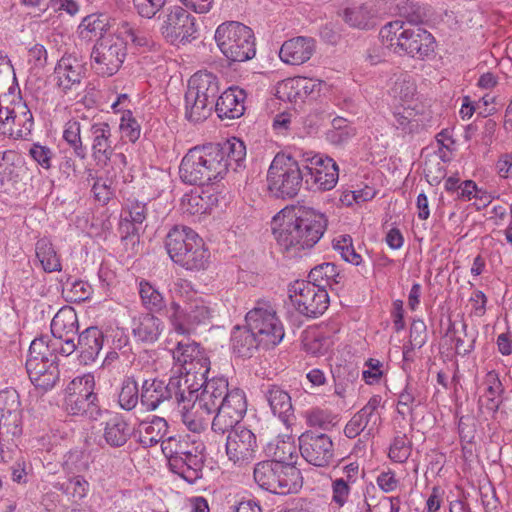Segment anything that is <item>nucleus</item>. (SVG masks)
I'll return each mask as SVG.
<instances>
[{
  "instance_id": "obj_30",
  "label": "nucleus",
  "mask_w": 512,
  "mask_h": 512,
  "mask_svg": "<svg viewBox=\"0 0 512 512\" xmlns=\"http://www.w3.org/2000/svg\"><path fill=\"white\" fill-rule=\"evenodd\" d=\"M173 359L185 371L192 368L193 375H199L200 372L209 373L210 361L204 356H198L197 346L195 343L178 342L176 348L173 350Z\"/></svg>"
},
{
  "instance_id": "obj_53",
  "label": "nucleus",
  "mask_w": 512,
  "mask_h": 512,
  "mask_svg": "<svg viewBox=\"0 0 512 512\" xmlns=\"http://www.w3.org/2000/svg\"><path fill=\"white\" fill-rule=\"evenodd\" d=\"M412 443L405 434L397 435L394 437L388 456L396 463H404L407 461L411 454Z\"/></svg>"
},
{
  "instance_id": "obj_15",
  "label": "nucleus",
  "mask_w": 512,
  "mask_h": 512,
  "mask_svg": "<svg viewBox=\"0 0 512 512\" xmlns=\"http://www.w3.org/2000/svg\"><path fill=\"white\" fill-rule=\"evenodd\" d=\"M302 166L306 176L308 188L321 191L331 190L339 179V169L336 162L325 155L305 153Z\"/></svg>"
},
{
  "instance_id": "obj_64",
  "label": "nucleus",
  "mask_w": 512,
  "mask_h": 512,
  "mask_svg": "<svg viewBox=\"0 0 512 512\" xmlns=\"http://www.w3.org/2000/svg\"><path fill=\"white\" fill-rule=\"evenodd\" d=\"M333 419L330 412L319 408L311 410L307 416L310 426H317L322 429H328L330 426H333Z\"/></svg>"
},
{
  "instance_id": "obj_29",
  "label": "nucleus",
  "mask_w": 512,
  "mask_h": 512,
  "mask_svg": "<svg viewBox=\"0 0 512 512\" xmlns=\"http://www.w3.org/2000/svg\"><path fill=\"white\" fill-rule=\"evenodd\" d=\"M103 331L90 326L78 334L79 361L84 365H90L98 358L104 344Z\"/></svg>"
},
{
  "instance_id": "obj_52",
  "label": "nucleus",
  "mask_w": 512,
  "mask_h": 512,
  "mask_svg": "<svg viewBox=\"0 0 512 512\" xmlns=\"http://www.w3.org/2000/svg\"><path fill=\"white\" fill-rule=\"evenodd\" d=\"M332 246L336 251L340 253L341 257L346 262L356 266L361 263L362 257L356 253L353 246V240L350 235L343 234L334 238L332 241Z\"/></svg>"
},
{
  "instance_id": "obj_22",
  "label": "nucleus",
  "mask_w": 512,
  "mask_h": 512,
  "mask_svg": "<svg viewBox=\"0 0 512 512\" xmlns=\"http://www.w3.org/2000/svg\"><path fill=\"white\" fill-rule=\"evenodd\" d=\"M226 454L234 464L250 462L258 447L255 434L244 426H235L227 431Z\"/></svg>"
},
{
  "instance_id": "obj_59",
  "label": "nucleus",
  "mask_w": 512,
  "mask_h": 512,
  "mask_svg": "<svg viewBox=\"0 0 512 512\" xmlns=\"http://www.w3.org/2000/svg\"><path fill=\"white\" fill-rule=\"evenodd\" d=\"M120 129L122 136L132 143L136 142L140 137L141 127L137 120L132 117L130 110L124 111L121 118Z\"/></svg>"
},
{
  "instance_id": "obj_44",
  "label": "nucleus",
  "mask_w": 512,
  "mask_h": 512,
  "mask_svg": "<svg viewBox=\"0 0 512 512\" xmlns=\"http://www.w3.org/2000/svg\"><path fill=\"white\" fill-rule=\"evenodd\" d=\"M56 347L55 338L51 340L48 336H40L30 344L28 358L35 356L38 361H50L58 364Z\"/></svg>"
},
{
  "instance_id": "obj_61",
  "label": "nucleus",
  "mask_w": 512,
  "mask_h": 512,
  "mask_svg": "<svg viewBox=\"0 0 512 512\" xmlns=\"http://www.w3.org/2000/svg\"><path fill=\"white\" fill-rule=\"evenodd\" d=\"M167 0H133L141 17L151 19L165 6Z\"/></svg>"
},
{
  "instance_id": "obj_51",
  "label": "nucleus",
  "mask_w": 512,
  "mask_h": 512,
  "mask_svg": "<svg viewBox=\"0 0 512 512\" xmlns=\"http://www.w3.org/2000/svg\"><path fill=\"white\" fill-rule=\"evenodd\" d=\"M120 33L125 37L126 41H131L136 47L152 50L157 45L149 34L133 27L127 22L122 24Z\"/></svg>"
},
{
  "instance_id": "obj_27",
  "label": "nucleus",
  "mask_w": 512,
  "mask_h": 512,
  "mask_svg": "<svg viewBox=\"0 0 512 512\" xmlns=\"http://www.w3.org/2000/svg\"><path fill=\"white\" fill-rule=\"evenodd\" d=\"M230 345L232 352L241 358H251L259 348L264 349L262 339L251 330L247 323L232 329Z\"/></svg>"
},
{
  "instance_id": "obj_48",
  "label": "nucleus",
  "mask_w": 512,
  "mask_h": 512,
  "mask_svg": "<svg viewBox=\"0 0 512 512\" xmlns=\"http://www.w3.org/2000/svg\"><path fill=\"white\" fill-rule=\"evenodd\" d=\"M36 256L46 272L61 270L60 259L58 258L52 244L47 239H40L37 241Z\"/></svg>"
},
{
  "instance_id": "obj_62",
  "label": "nucleus",
  "mask_w": 512,
  "mask_h": 512,
  "mask_svg": "<svg viewBox=\"0 0 512 512\" xmlns=\"http://www.w3.org/2000/svg\"><path fill=\"white\" fill-rule=\"evenodd\" d=\"M332 502L338 507H343L349 499L351 493V485L343 479H333L331 483Z\"/></svg>"
},
{
  "instance_id": "obj_8",
  "label": "nucleus",
  "mask_w": 512,
  "mask_h": 512,
  "mask_svg": "<svg viewBox=\"0 0 512 512\" xmlns=\"http://www.w3.org/2000/svg\"><path fill=\"white\" fill-rule=\"evenodd\" d=\"M215 41L230 62H245L256 54L253 30L237 21L219 25L215 32Z\"/></svg>"
},
{
  "instance_id": "obj_26",
  "label": "nucleus",
  "mask_w": 512,
  "mask_h": 512,
  "mask_svg": "<svg viewBox=\"0 0 512 512\" xmlns=\"http://www.w3.org/2000/svg\"><path fill=\"white\" fill-rule=\"evenodd\" d=\"M246 96L243 89L237 86L229 87L218 96L213 110L222 120L239 118L245 112Z\"/></svg>"
},
{
  "instance_id": "obj_41",
  "label": "nucleus",
  "mask_w": 512,
  "mask_h": 512,
  "mask_svg": "<svg viewBox=\"0 0 512 512\" xmlns=\"http://www.w3.org/2000/svg\"><path fill=\"white\" fill-rule=\"evenodd\" d=\"M223 152V161L226 164V173L232 167L236 171L241 167L246 157V146L243 141L237 138L227 140L223 144L217 143Z\"/></svg>"
},
{
  "instance_id": "obj_14",
  "label": "nucleus",
  "mask_w": 512,
  "mask_h": 512,
  "mask_svg": "<svg viewBox=\"0 0 512 512\" xmlns=\"http://www.w3.org/2000/svg\"><path fill=\"white\" fill-rule=\"evenodd\" d=\"M289 298L295 309L308 318H317L329 306L327 290L315 286L314 282L295 281L290 285Z\"/></svg>"
},
{
  "instance_id": "obj_47",
  "label": "nucleus",
  "mask_w": 512,
  "mask_h": 512,
  "mask_svg": "<svg viewBox=\"0 0 512 512\" xmlns=\"http://www.w3.org/2000/svg\"><path fill=\"white\" fill-rule=\"evenodd\" d=\"M372 12L367 4L352 5L345 8L343 19L350 26L359 29H368L371 25Z\"/></svg>"
},
{
  "instance_id": "obj_19",
  "label": "nucleus",
  "mask_w": 512,
  "mask_h": 512,
  "mask_svg": "<svg viewBox=\"0 0 512 512\" xmlns=\"http://www.w3.org/2000/svg\"><path fill=\"white\" fill-rule=\"evenodd\" d=\"M84 137L90 144L91 158L95 166L105 169L114 155L112 128L107 122H92L84 130Z\"/></svg>"
},
{
  "instance_id": "obj_32",
  "label": "nucleus",
  "mask_w": 512,
  "mask_h": 512,
  "mask_svg": "<svg viewBox=\"0 0 512 512\" xmlns=\"http://www.w3.org/2000/svg\"><path fill=\"white\" fill-rule=\"evenodd\" d=\"M13 114L10 118V125H8L7 132L14 139H27L31 134L34 120L33 115L28 108L27 104L21 99L13 102Z\"/></svg>"
},
{
  "instance_id": "obj_63",
  "label": "nucleus",
  "mask_w": 512,
  "mask_h": 512,
  "mask_svg": "<svg viewBox=\"0 0 512 512\" xmlns=\"http://www.w3.org/2000/svg\"><path fill=\"white\" fill-rule=\"evenodd\" d=\"M47 367L48 370L46 373L42 374L40 378L33 382L35 387L41 388L44 391L52 389L60 376L58 364L52 362L50 365H47Z\"/></svg>"
},
{
  "instance_id": "obj_20",
  "label": "nucleus",
  "mask_w": 512,
  "mask_h": 512,
  "mask_svg": "<svg viewBox=\"0 0 512 512\" xmlns=\"http://www.w3.org/2000/svg\"><path fill=\"white\" fill-rule=\"evenodd\" d=\"M302 457L316 467L329 466L334 458V445L329 435L306 431L299 437Z\"/></svg>"
},
{
  "instance_id": "obj_56",
  "label": "nucleus",
  "mask_w": 512,
  "mask_h": 512,
  "mask_svg": "<svg viewBox=\"0 0 512 512\" xmlns=\"http://www.w3.org/2000/svg\"><path fill=\"white\" fill-rule=\"evenodd\" d=\"M20 397L15 389L0 391V416L22 415Z\"/></svg>"
},
{
  "instance_id": "obj_17",
  "label": "nucleus",
  "mask_w": 512,
  "mask_h": 512,
  "mask_svg": "<svg viewBox=\"0 0 512 512\" xmlns=\"http://www.w3.org/2000/svg\"><path fill=\"white\" fill-rule=\"evenodd\" d=\"M86 71V61L82 55L75 51L65 52L54 68L53 80L61 92L68 94L81 87Z\"/></svg>"
},
{
  "instance_id": "obj_10",
  "label": "nucleus",
  "mask_w": 512,
  "mask_h": 512,
  "mask_svg": "<svg viewBox=\"0 0 512 512\" xmlns=\"http://www.w3.org/2000/svg\"><path fill=\"white\" fill-rule=\"evenodd\" d=\"M66 411L73 416L96 420L101 415L95 380L91 375L74 378L66 388Z\"/></svg>"
},
{
  "instance_id": "obj_16",
  "label": "nucleus",
  "mask_w": 512,
  "mask_h": 512,
  "mask_svg": "<svg viewBox=\"0 0 512 512\" xmlns=\"http://www.w3.org/2000/svg\"><path fill=\"white\" fill-rule=\"evenodd\" d=\"M211 428L214 432L225 434L235 426H239L247 411L245 392L240 388L229 389L222 402H219Z\"/></svg>"
},
{
  "instance_id": "obj_4",
  "label": "nucleus",
  "mask_w": 512,
  "mask_h": 512,
  "mask_svg": "<svg viewBox=\"0 0 512 512\" xmlns=\"http://www.w3.org/2000/svg\"><path fill=\"white\" fill-rule=\"evenodd\" d=\"M165 248L171 260L188 271L205 270L210 251L203 239L191 228L174 226L165 238Z\"/></svg>"
},
{
  "instance_id": "obj_54",
  "label": "nucleus",
  "mask_w": 512,
  "mask_h": 512,
  "mask_svg": "<svg viewBox=\"0 0 512 512\" xmlns=\"http://www.w3.org/2000/svg\"><path fill=\"white\" fill-rule=\"evenodd\" d=\"M54 487L65 494L80 500L86 496L89 489V483L83 476L78 475L69 478L65 483H57Z\"/></svg>"
},
{
  "instance_id": "obj_38",
  "label": "nucleus",
  "mask_w": 512,
  "mask_h": 512,
  "mask_svg": "<svg viewBox=\"0 0 512 512\" xmlns=\"http://www.w3.org/2000/svg\"><path fill=\"white\" fill-rule=\"evenodd\" d=\"M167 429L166 420L155 416L152 421L140 424L138 441L143 447H152L159 442L162 443Z\"/></svg>"
},
{
  "instance_id": "obj_43",
  "label": "nucleus",
  "mask_w": 512,
  "mask_h": 512,
  "mask_svg": "<svg viewBox=\"0 0 512 512\" xmlns=\"http://www.w3.org/2000/svg\"><path fill=\"white\" fill-rule=\"evenodd\" d=\"M81 132L80 122L77 120H69L64 126L62 137L73 150L74 155L81 160H85L88 155V150L87 146L83 144Z\"/></svg>"
},
{
  "instance_id": "obj_45",
  "label": "nucleus",
  "mask_w": 512,
  "mask_h": 512,
  "mask_svg": "<svg viewBox=\"0 0 512 512\" xmlns=\"http://www.w3.org/2000/svg\"><path fill=\"white\" fill-rule=\"evenodd\" d=\"M331 344L330 337L325 336L316 329L307 330L302 335L303 349L313 356L324 355L329 350Z\"/></svg>"
},
{
  "instance_id": "obj_21",
  "label": "nucleus",
  "mask_w": 512,
  "mask_h": 512,
  "mask_svg": "<svg viewBox=\"0 0 512 512\" xmlns=\"http://www.w3.org/2000/svg\"><path fill=\"white\" fill-rule=\"evenodd\" d=\"M434 37L421 26L406 27L401 30L396 43V53L424 59L434 52Z\"/></svg>"
},
{
  "instance_id": "obj_7",
  "label": "nucleus",
  "mask_w": 512,
  "mask_h": 512,
  "mask_svg": "<svg viewBox=\"0 0 512 512\" xmlns=\"http://www.w3.org/2000/svg\"><path fill=\"white\" fill-rule=\"evenodd\" d=\"M192 368L186 370L184 382L188 385L185 391V398L189 399L184 403L183 409H192L196 405L207 414L217 411L219 402H222L229 391L228 380L224 377H213L208 379V373L200 372V378L192 374Z\"/></svg>"
},
{
  "instance_id": "obj_1",
  "label": "nucleus",
  "mask_w": 512,
  "mask_h": 512,
  "mask_svg": "<svg viewBox=\"0 0 512 512\" xmlns=\"http://www.w3.org/2000/svg\"><path fill=\"white\" fill-rule=\"evenodd\" d=\"M272 229L279 246L297 255L314 247L324 235L328 220L325 214L306 206L282 209L273 217Z\"/></svg>"
},
{
  "instance_id": "obj_24",
  "label": "nucleus",
  "mask_w": 512,
  "mask_h": 512,
  "mask_svg": "<svg viewBox=\"0 0 512 512\" xmlns=\"http://www.w3.org/2000/svg\"><path fill=\"white\" fill-rule=\"evenodd\" d=\"M22 432V415L0 416V462H7L12 458Z\"/></svg>"
},
{
  "instance_id": "obj_12",
  "label": "nucleus",
  "mask_w": 512,
  "mask_h": 512,
  "mask_svg": "<svg viewBox=\"0 0 512 512\" xmlns=\"http://www.w3.org/2000/svg\"><path fill=\"white\" fill-rule=\"evenodd\" d=\"M245 322L262 339L264 349L277 346L284 338V327L273 306L266 301H258L245 317Z\"/></svg>"
},
{
  "instance_id": "obj_34",
  "label": "nucleus",
  "mask_w": 512,
  "mask_h": 512,
  "mask_svg": "<svg viewBox=\"0 0 512 512\" xmlns=\"http://www.w3.org/2000/svg\"><path fill=\"white\" fill-rule=\"evenodd\" d=\"M51 333L55 339H66L78 334V316L74 308L65 306L61 308L51 321Z\"/></svg>"
},
{
  "instance_id": "obj_46",
  "label": "nucleus",
  "mask_w": 512,
  "mask_h": 512,
  "mask_svg": "<svg viewBox=\"0 0 512 512\" xmlns=\"http://www.w3.org/2000/svg\"><path fill=\"white\" fill-rule=\"evenodd\" d=\"M140 401V388L133 377H125L118 394V403L126 411L133 410Z\"/></svg>"
},
{
  "instance_id": "obj_37",
  "label": "nucleus",
  "mask_w": 512,
  "mask_h": 512,
  "mask_svg": "<svg viewBox=\"0 0 512 512\" xmlns=\"http://www.w3.org/2000/svg\"><path fill=\"white\" fill-rule=\"evenodd\" d=\"M130 436V426L121 415H112L104 423L103 438L109 446L121 447L126 444Z\"/></svg>"
},
{
  "instance_id": "obj_42",
  "label": "nucleus",
  "mask_w": 512,
  "mask_h": 512,
  "mask_svg": "<svg viewBox=\"0 0 512 512\" xmlns=\"http://www.w3.org/2000/svg\"><path fill=\"white\" fill-rule=\"evenodd\" d=\"M393 117V126L403 134L416 133L424 126L418 112L411 107L396 110Z\"/></svg>"
},
{
  "instance_id": "obj_60",
  "label": "nucleus",
  "mask_w": 512,
  "mask_h": 512,
  "mask_svg": "<svg viewBox=\"0 0 512 512\" xmlns=\"http://www.w3.org/2000/svg\"><path fill=\"white\" fill-rule=\"evenodd\" d=\"M332 126L334 130L330 131L329 138L333 143H343L354 135V129L347 124L346 119L335 118Z\"/></svg>"
},
{
  "instance_id": "obj_18",
  "label": "nucleus",
  "mask_w": 512,
  "mask_h": 512,
  "mask_svg": "<svg viewBox=\"0 0 512 512\" xmlns=\"http://www.w3.org/2000/svg\"><path fill=\"white\" fill-rule=\"evenodd\" d=\"M160 30L172 45L189 43L196 38L195 17L184 8L174 6L166 15Z\"/></svg>"
},
{
  "instance_id": "obj_3",
  "label": "nucleus",
  "mask_w": 512,
  "mask_h": 512,
  "mask_svg": "<svg viewBox=\"0 0 512 512\" xmlns=\"http://www.w3.org/2000/svg\"><path fill=\"white\" fill-rule=\"evenodd\" d=\"M274 449L273 443L267 446V454L272 460H266L256 464L254 468V480L258 486L274 494L287 495L296 493L302 487L300 470L290 463H286L285 455L278 453L279 447Z\"/></svg>"
},
{
  "instance_id": "obj_57",
  "label": "nucleus",
  "mask_w": 512,
  "mask_h": 512,
  "mask_svg": "<svg viewBox=\"0 0 512 512\" xmlns=\"http://www.w3.org/2000/svg\"><path fill=\"white\" fill-rule=\"evenodd\" d=\"M392 92L395 97L408 101L413 98L416 92V84L409 74L401 73L393 84Z\"/></svg>"
},
{
  "instance_id": "obj_31",
  "label": "nucleus",
  "mask_w": 512,
  "mask_h": 512,
  "mask_svg": "<svg viewBox=\"0 0 512 512\" xmlns=\"http://www.w3.org/2000/svg\"><path fill=\"white\" fill-rule=\"evenodd\" d=\"M265 397L274 415L285 424L290 425L295 420L291 396L277 385H270L265 391Z\"/></svg>"
},
{
  "instance_id": "obj_28",
  "label": "nucleus",
  "mask_w": 512,
  "mask_h": 512,
  "mask_svg": "<svg viewBox=\"0 0 512 512\" xmlns=\"http://www.w3.org/2000/svg\"><path fill=\"white\" fill-rule=\"evenodd\" d=\"M315 50V40L298 36L285 41L279 52L282 61L291 65H300L308 61Z\"/></svg>"
},
{
  "instance_id": "obj_33",
  "label": "nucleus",
  "mask_w": 512,
  "mask_h": 512,
  "mask_svg": "<svg viewBox=\"0 0 512 512\" xmlns=\"http://www.w3.org/2000/svg\"><path fill=\"white\" fill-rule=\"evenodd\" d=\"M163 329V321L152 313H143L133 320V336L143 343L156 342Z\"/></svg>"
},
{
  "instance_id": "obj_36",
  "label": "nucleus",
  "mask_w": 512,
  "mask_h": 512,
  "mask_svg": "<svg viewBox=\"0 0 512 512\" xmlns=\"http://www.w3.org/2000/svg\"><path fill=\"white\" fill-rule=\"evenodd\" d=\"M426 396L417 382L408 380L403 390L398 394L397 413L403 418L412 415L415 408L425 403Z\"/></svg>"
},
{
  "instance_id": "obj_9",
  "label": "nucleus",
  "mask_w": 512,
  "mask_h": 512,
  "mask_svg": "<svg viewBox=\"0 0 512 512\" xmlns=\"http://www.w3.org/2000/svg\"><path fill=\"white\" fill-rule=\"evenodd\" d=\"M186 388L188 385L182 376H172L168 380L145 379L140 388V403L147 411H154L164 404L183 409L184 403L189 402L184 395Z\"/></svg>"
},
{
  "instance_id": "obj_2",
  "label": "nucleus",
  "mask_w": 512,
  "mask_h": 512,
  "mask_svg": "<svg viewBox=\"0 0 512 512\" xmlns=\"http://www.w3.org/2000/svg\"><path fill=\"white\" fill-rule=\"evenodd\" d=\"M216 143L198 145L188 150L179 166L180 179L189 185L203 186L223 179L226 164Z\"/></svg>"
},
{
  "instance_id": "obj_58",
  "label": "nucleus",
  "mask_w": 512,
  "mask_h": 512,
  "mask_svg": "<svg viewBox=\"0 0 512 512\" xmlns=\"http://www.w3.org/2000/svg\"><path fill=\"white\" fill-rule=\"evenodd\" d=\"M405 23L402 21H393L384 25L380 30V37L383 45L393 49L396 53V43L398 37L400 38L401 30L404 29Z\"/></svg>"
},
{
  "instance_id": "obj_35",
  "label": "nucleus",
  "mask_w": 512,
  "mask_h": 512,
  "mask_svg": "<svg viewBox=\"0 0 512 512\" xmlns=\"http://www.w3.org/2000/svg\"><path fill=\"white\" fill-rule=\"evenodd\" d=\"M124 214L120 224V229L125 233L124 237L138 235L147 217L146 204L138 200H128Z\"/></svg>"
},
{
  "instance_id": "obj_5",
  "label": "nucleus",
  "mask_w": 512,
  "mask_h": 512,
  "mask_svg": "<svg viewBox=\"0 0 512 512\" xmlns=\"http://www.w3.org/2000/svg\"><path fill=\"white\" fill-rule=\"evenodd\" d=\"M220 80L208 71H198L188 81L185 92V117L191 123H200L212 113L220 93Z\"/></svg>"
},
{
  "instance_id": "obj_13",
  "label": "nucleus",
  "mask_w": 512,
  "mask_h": 512,
  "mask_svg": "<svg viewBox=\"0 0 512 512\" xmlns=\"http://www.w3.org/2000/svg\"><path fill=\"white\" fill-rule=\"evenodd\" d=\"M90 57L97 75L111 77L119 71L125 60L126 42L112 34L100 37L94 44Z\"/></svg>"
},
{
  "instance_id": "obj_40",
  "label": "nucleus",
  "mask_w": 512,
  "mask_h": 512,
  "mask_svg": "<svg viewBox=\"0 0 512 512\" xmlns=\"http://www.w3.org/2000/svg\"><path fill=\"white\" fill-rule=\"evenodd\" d=\"M307 282H314L315 286L326 289L330 287L333 289L334 285L341 283L343 276L338 272L337 266L334 263H322L311 269Z\"/></svg>"
},
{
  "instance_id": "obj_49",
  "label": "nucleus",
  "mask_w": 512,
  "mask_h": 512,
  "mask_svg": "<svg viewBox=\"0 0 512 512\" xmlns=\"http://www.w3.org/2000/svg\"><path fill=\"white\" fill-rule=\"evenodd\" d=\"M204 193H199L197 190L185 194L181 199V209L183 213L189 215L204 214L210 209L209 200L210 195L203 196Z\"/></svg>"
},
{
  "instance_id": "obj_11",
  "label": "nucleus",
  "mask_w": 512,
  "mask_h": 512,
  "mask_svg": "<svg viewBox=\"0 0 512 512\" xmlns=\"http://www.w3.org/2000/svg\"><path fill=\"white\" fill-rule=\"evenodd\" d=\"M213 312L202 298L190 299L185 306L173 300L167 310V319L176 333L190 335L199 326L209 325Z\"/></svg>"
},
{
  "instance_id": "obj_39",
  "label": "nucleus",
  "mask_w": 512,
  "mask_h": 512,
  "mask_svg": "<svg viewBox=\"0 0 512 512\" xmlns=\"http://www.w3.org/2000/svg\"><path fill=\"white\" fill-rule=\"evenodd\" d=\"M139 295L142 305L148 313H161L168 310L163 294L149 281L142 279L139 282Z\"/></svg>"
},
{
  "instance_id": "obj_55",
  "label": "nucleus",
  "mask_w": 512,
  "mask_h": 512,
  "mask_svg": "<svg viewBox=\"0 0 512 512\" xmlns=\"http://www.w3.org/2000/svg\"><path fill=\"white\" fill-rule=\"evenodd\" d=\"M63 294L69 302H80L86 300L90 295V286L82 280L70 281V278L63 283Z\"/></svg>"
},
{
  "instance_id": "obj_23",
  "label": "nucleus",
  "mask_w": 512,
  "mask_h": 512,
  "mask_svg": "<svg viewBox=\"0 0 512 512\" xmlns=\"http://www.w3.org/2000/svg\"><path fill=\"white\" fill-rule=\"evenodd\" d=\"M381 403L379 395L372 396L367 404L358 411L346 424L344 434L346 437L353 439L362 432L372 435L381 423V416L378 408Z\"/></svg>"
},
{
  "instance_id": "obj_6",
  "label": "nucleus",
  "mask_w": 512,
  "mask_h": 512,
  "mask_svg": "<svg viewBox=\"0 0 512 512\" xmlns=\"http://www.w3.org/2000/svg\"><path fill=\"white\" fill-rule=\"evenodd\" d=\"M306 184L304 167L294 157L285 153H277L267 172V187L270 195L276 199H292L296 197Z\"/></svg>"
},
{
  "instance_id": "obj_50",
  "label": "nucleus",
  "mask_w": 512,
  "mask_h": 512,
  "mask_svg": "<svg viewBox=\"0 0 512 512\" xmlns=\"http://www.w3.org/2000/svg\"><path fill=\"white\" fill-rule=\"evenodd\" d=\"M79 29L83 35L84 31L93 36L107 37L110 30V19L106 14H91L83 18Z\"/></svg>"
},
{
  "instance_id": "obj_25",
  "label": "nucleus",
  "mask_w": 512,
  "mask_h": 512,
  "mask_svg": "<svg viewBox=\"0 0 512 512\" xmlns=\"http://www.w3.org/2000/svg\"><path fill=\"white\" fill-rule=\"evenodd\" d=\"M205 461L204 448H199L181 459L170 460L168 467L172 473L193 485L203 478Z\"/></svg>"
}]
</instances>
